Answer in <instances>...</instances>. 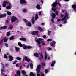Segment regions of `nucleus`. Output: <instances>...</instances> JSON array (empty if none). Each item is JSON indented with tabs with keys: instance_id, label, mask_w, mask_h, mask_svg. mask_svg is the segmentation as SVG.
<instances>
[{
	"instance_id": "obj_1",
	"label": "nucleus",
	"mask_w": 76,
	"mask_h": 76,
	"mask_svg": "<svg viewBox=\"0 0 76 76\" xmlns=\"http://www.w3.org/2000/svg\"><path fill=\"white\" fill-rule=\"evenodd\" d=\"M6 4H8L9 6H8L6 7V8L7 9H10L11 8V4L10 2H7V1H4L3 3V7H6Z\"/></svg>"
},
{
	"instance_id": "obj_2",
	"label": "nucleus",
	"mask_w": 76,
	"mask_h": 76,
	"mask_svg": "<svg viewBox=\"0 0 76 76\" xmlns=\"http://www.w3.org/2000/svg\"><path fill=\"white\" fill-rule=\"evenodd\" d=\"M18 44L20 47H23V49H24L25 50H26V48H28V49H30V48H32V47H31L30 46H26L25 45L22 44V43H21L19 42L18 43Z\"/></svg>"
},
{
	"instance_id": "obj_3",
	"label": "nucleus",
	"mask_w": 76,
	"mask_h": 76,
	"mask_svg": "<svg viewBox=\"0 0 76 76\" xmlns=\"http://www.w3.org/2000/svg\"><path fill=\"white\" fill-rule=\"evenodd\" d=\"M41 66L40 65H39L37 66V68L36 69L37 73V76H41V74H39V73L40 72V70H41Z\"/></svg>"
},
{
	"instance_id": "obj_4",
	"label": "nucleus",
	"mask_w": 76,
	"mask_h": 76,
	"mask_svg": "<svg viewBox=\"0 0 76 76\" xmlns=\"http://www.w3.org/2000/svg\"><path fill=\"white\" fill-rule=\"evenodd\" d=\"M23 20L24 22L26 23V25L28 26H32V24H31V23L29 21H27L26 19H24Z\"/></svg>"
},
{
	"instance_id": "obj_5",
	"label": "nucleus",
	"mask_w": 76,
	"mask_h": 76,
	"mask_svg": "<svg viewBox=\"0 0 76 76\" xmlns=\"http://www.w3.org/2000/svg\"><path fill=\"white\" fill-rule=\"evenodd\" d=\"M17 20H18V18L15 16H13L12 18L11 21L12 23H13L16 22Z\"/></svg>"
},
{
	"instance_id": "obj_6",
	"label": "nucleus",
	"mask_w": 76,
	"mask_h": 76,
	"mask_svg": "<svg viewBox=\"0 0 76 76\" xmlns=\"http://www.w3.org/2000/svg\"><path fill=\"white\" fill-rule=\"evenodd\" d=\"M57 2L56 3V2H54L53 4H52V6L53 7V8H55V7H56V6H57V5L58 4H59V5L60 6V4H59V1H56Z\"/></svg>"
},
{
	"instance_id": "obj_7",
	"label": "nucleus",
	"mask_w": 76,
	"mask_h": 76,
	"mask_svg": "<svg viewBox=\"0 0 76 76\" xmlns=\"http://www.w3.org/2000/svg\"><path fill=\"white\" fill-rule=\"evenodd\" d=\"M47 59L48 60H49L50 59V56L48 55L45 52V61L46 60V59Z\"/></svg>"
},
{
	"instance_id": "obj_8",
	"label": "nucleus",
	"mask_w": 76,
	"mask_h": 76,
	"mask_svg": "<svg viewBox=\"0 0 76 76\" xmlns=\"http://www.w3.org/2000/svg\"><path fill=\"white\" fill-rule=\"evenodd\" d=\"M52 10H53L54 12H55V14L56 15H58L59 12L58 11H56V9H53V8L52 7Z\"/></svg>"
},
{
	"instance_id": "obj_9",
	"label": "nucleus",
	"mask_w": 76,
	"mask_h": 76,
	"mask_svg": "<svg viewBox=\"0 0 76 76\" xmlns=\"http://www.w3.org/2000/svg\"><path fill=\"white\" fill-rule=\"evenodd\" d=\"M67 18H68V15H67V13H65V15L64 16V17L61 20V21H63L64 20H65L66 19H67Z\"/></svg>"
},
{
	"instance_id": "obj_10",
	"label": "nucleus",
	"mask_w": 76,
	"mask_h": 76,
	"mask_svg": "<svg viewBox=\"0 0 76 76\" xmlns=\"http://www.w3.org/2000/svg\"><path fill=\"white\" fill-rule=\"evenodd\" d=\"M52 18L51 19V21L53 23H54V18L56 17V15L54 13H52L51 15Z\"/></svg>"
},
{
	"instance_id": "obj_11",
	"label": "nucleus",
	"mask_w": 76,
	"mask_h": 76,
	"mask_svg": "<svg viewBox=\"0 0 76 76\" xmlns=\"http://www.w3.org/2000/svg\"><path fill=\"white\" fill-rule=\"evenodd\" d=\"M24 60H26L27 62H29V61H30V59L28 58H27L26 56H25L23 58V61H24Z\"/></svg>"
},
{
	"instance_id": "obj_12",
	"label": "nucleus",
	"mask_w": 76,
	"mask_h": 76,
	"mask_svg": "<svg viewBox=\"0 0 76 76\" xmlns=\"http://www.w3.org/2000/svg\"><path fill=\"white\" fill-rule=\"evenodd\" d=\"M20 3L21 4H24L25 3H26V1L25 0H20Z\"/></svg>"
},
{
	"instance_id": "obj_13",
	"label": "nucleus",
	"mask_w": 76,
	"mask_h": 76,
	"mask_svg": "<svg viewBox=\"0 0 76 76\" xmlns=\"http://www.w3.org/2000/svg\"><path fill=\"white\" fill-rule=\"evenodd\" d=\"M72 7L73 9V10L75 12H76V5L75 4L73 5Z\"/></svg>"
},
{
	"instance_id": "obj_14",
	"label": "nucleus",
	"mask_w": 76,
	"mask_h": 76,
	"mask_svg": "<svg viewBox=\"0 0 76 76\" xmlns=\"http://www.w3.org/2000/svg\"><path fill=\"white\" fill-rule=\"evenodd\" d=\"M55 44H56V42L53 41L50 43V45L51 47H53V46L54 47H55V46H54V45H55Z\"/></svg>"
},
{
	"instance_id": "obj_15",
	"label": "nucleus",
	"mask_w": 76,
	"mask_h": 76,
	"mask_svg": "<svg viewBox=\"0 0 76 76\" xmlns=\"http://www.w3.org/2000/svg\"><path fill=\"white\" fill-rule=\"evenodd\" d=\"M36 42L38 43L39 47H41V45H40V44H41V42L40 41L38 40V39H37L36 40Z\"/></svg>"
},
{
	"instance_id": "obj_16",
	"label": "nucleus",
	"mask_w": 76,
	"mask_h": 76,
	"mask_svg": "<svg viewBox=\"0 0 76 76\" xmlns=\"http://www.w3.org/2000/svg\"><path fill=\"white\" fill-rule=\"evenodd\" d=\"M56 63V61H52V64H51V67H53L54 66V64Z\"/></svg>"
},
{
	"instance_id": "obj_17",
	"label": "nucleus",
	"mask_w": 76,
	"mask_h": 76,
	"mask_svg": "<svg viewBox=\"0 0 76 76\" xmlns=\"http://www.w3.org/2000/svg\"><path fill=\"white\" fill-rule=\"evenodd\" d=\"M9 58L10 61H12L13 59V58L12 56H8Z\"/></svg>"
},
{
	"instance_id": "obj_18",
	"label": "nucleus",
	"mask_w": 76,
	"mask_h": 76,
	"mask_svg": "<svg viewBox=\"0 0 76 76\" xmlns=\"http://www.w3.org/2000/svg\"><path fill=\"white\" fill-rule=\"evenodd\" d=\"M38 32L37 31H34L32 32L31 34L32 35H37L38 34Z\"/></svg>"
},
{
	"instance_id": "obj_19",
	"label": "nucleus",
	"mask_w": 76,
	"mask_h": 76,
	"mask_svg": "<svg viewBox=\"0 0 76 76\" xmlns=\"http://www.w3.org/2000/svg\"><path fill=\"white\" fill-rule=\"evenodd\" d=\"M6 16V14L1 15H0V19L2 18H4Z\"/></svg>"
},
{
	"instance_id": "obj_20",
	"label": "nucleus",
	"mask_w": 76,
	"mask_h": 76,
	"mask_svg": "<svg viewBox=\"0 0 76 76\" xmlns=\"http://www.w3.org/2000/svg\"><path fill=\"white\" fill-rule=\"evenodd\" d=\"M7 27V26H4L3 27H1L0 28V29H6Z\"/></svg>"
},
{
	"instance_id": "obj_21",
	"label": "nucleus",
	"mask_w": 76,
	"mask_h": 76,
	"mask_svg": "<svg viewBox=\"0 0 76 76\" xmlns=\"http://www.w3.org/2000/svg\"><path fill=\"white\" fill-rule=\"evenodd\" d=\"M36 8L38 10H40L41 9V7H40V5H37L36 6Z\"/></svg>"
},
{
	"instance_id": "obj_22",
	"label": "nucleus",
	"mask_w": 76,
	"mask_h": 76,
	"mask_svg": "<svg viewBox=\"0 0 76 76\" xmlns=\"http://www.w3.org/2000/svg\"><path fill=\"white\" fill-rule=\"evenodd\" d=\"M32 24H34L35 22V20L34 19V17H32Z\"/></svg>"
},
{
	"instance_id": "obj_23",
	"label": "nucleus",
	"mask_w": 76,
	"mask_h": 76,
	"mask_svg": "<svg viewBox=\"0 0 76 76\" xmlns=\"http://www.w3.org/2000/svg\"><path fill=\"white\" fill-rule=\"evenodd\" d=\"M20 40L21 41H26V39L25 38H21L20 39Z\"/></svg>"
},
{
	"instance_id": "obj_24",
	"label": "nucleus",
	"mask_w": 76,
	"mask_h": 76,
	"mask_svg": "<svg viewBox=\"0 0 76 76\" xmlns=\"http://www.w3.org/2000/svg\"><path fill=\"white\" fill-rule=\"evenodd\" d=\"M7 40H8V39H7V37H5L4 39V42H6L7 41Z\"/></svg>"
},
{
	"instance_id": "obj_25",
	"label": "nucleus",
	"mask_w": 76,
	"mask_h": 76,
	"mask_svg": "<svg viewBox=\"0 0 76 76\" xmlns=\"http://www.w3.org/2000/svg\"><path fill=\"white\" fill-rule=\"evenodd\" d=\"M38 19V14H36L35 16V20H37Z\"/></svg>"
},
{
	"instance_id": "obj_26",
	"label": "nucleus",
	"mask_w": 76,
	"mask_h": 76,
	"mask_svg": "<svg viewBox=\"0 0 76 76\" xmlns=\"http://www.w3.org/2000/svg\"><path fill=\"white\" fill-rule=\"evenodd\" d=\"M1 72L2 75H4V73H3L4 72V68H3V69H1Z\"/></svg>"
},
{
	"instance_id": "obj_27",
	"label": "nucleus",
	"mask_w": 76,
	"mask_h": 76,
	"mask_svg": "<svg viewBox=\"0 0 76 76\" xmlns=\"http://www.w3.org/2000/svg\"><path fill=\"white\" fill-rule=\"evenodd\" d=\"M38 56H39V54L38 53H36L34 54V56L35 57H38Z\"/></svg>"
},
{
	"instance_id": "obj_28",
	"label": "nucleus",
	"mask_w": 76,
	"mask_h": 76,
	"mask_svg": "<svg viewBox=\"0 0 76 76\" xmlns=\"http://www.w3.org/2000/svg\"><path fill=\"white\" fill-rule=\"evenodd\" d=\"M30 76H35V75L33 73H31L30 74Z\"/></svg>"
},
{
	"instance_id": "obj_29",
	"label": "nucleus",
	"mask_w": 76,
	"mask_h": 76,
	"mask_svg": "<svg viewBox=\"0 0 76 76\" xmlns=\"http://www.w3.org/2000/svg\"><path fill=\"white\" fill-rule=\"evenodd\" d=\"M30 66L31 69H33V64H32V63H31V64L30 65Z\"/></svg>"
},
{
	"instance_id": "obj_30",
	"label": "nucleus",
	"mask_w": 76,
	"mask_h": 76,
	"mask_svg": "<svg viewBox=\"0 0 76 76\" xmlns=\"http://www.w3.org/2000/svg\"><path fill=\"white\" fill-rule=\"evenodd\" d=\"M38 29H39V31L40 32H42V31H43V30L42 29V28H41V27H39L38 28Z\"/></svg>"
},
{
	"instance_id": "obj_31",
	"label": "nucleus",
	"mask_w": 76,
	"mask_h": 76,
	"mask_svg": "<svg viewBox=\"0 0 76 76\" xmlns=\"http://www.w3.org/2000/svg\"><path fill=\"white\" fill-rule=\"evenodd\" d=\"M40 56L41 57V58H39V60H42V59L43 58V55H42V53H41L40 55Z\"/></svg>"
},
{
	"instance_id": "obj_32",
	"label": "nucleus",
	"mask_w": 76,
	"mask_h": 76,
	"mask_svg": "<svg viewBox=\"0 0 76 76\" xmlns=\"http://www.w3.org/2000/svg\"><path fill=\"white\" fill-rule=\"evenodd\" d=\"M15 48L16 51H17V52L19 51V48L16 47H15Z\"/></svg>"
},
{
	"instance_id": "obj_33",
	"label": "nucleus",
	"mask_w": 76,
	"mask_h": 76,
	"mask_svg": "<svg viewBox=\"0 0 76 76\" xmlns=\"http://www.w3.org/2000/svg\"><path fill=\"white\" fill-rule=\"evenodd\" d=\"M22 74H23V75H26V72H25V71L24 70L22 71Z\"/></svg>"
},
{
	"instance_id": "obj_34",
	"label": "nucleus",
	"mask_w": 76,
	"mask_h": 76,
	"mask_svg": "<svg viewBox=\"0 0 76 76\" xmlns=\"http://www.w3.org/2000/svg\"><path fill=\"white\" fill-rule=\"evenodd\" d=\"M17 73L18 74V76H20V71H18L17 72Z\"/></svg>"
},
{
	"instance_id": "obj_35",
	"label": "nucleus",
	"mask_w": 76,
	"mask_h": 76,
	"mask_svg": "<svg viewBox=\"0 0 76 76\" xmlns=\"http://www.w3.org/2000/svg\"><path fill=\"white\" fill-rule=\"evenodd\" d=\"M23 13H26V12H27V10L26 9H24L23 10Z\"/></svg>"
},
{
	"instance_id": "obj_36",
	"label": "nucleus",
	"mask_w": 76,
	"mask_h": 76,
	"mask_svg": "<svg viewBox=\"0 0 76 76\" xmlns=\"http://www.w3.org/2000/svg\"><path fill=\"white\" fill-rule=\"evenodd\" d=\"M16 59L17 60H21V58H20L19 57H17L16 58Z\"/></svg>"
},
{
	"instance_id": "obj_37",
	"label": "nucleus",
	"mask_w": 76,
	"mask_h": 76,
	"mask_svg": "<svg viewBox=\"0 0 76 76\" xmlns=\"http://www.w3.org/2000/svg\"><path fill=\"white\" fill-rule=\"evenodd\" d=\"M47 50H48V51H51V48H47Z\"/></svg>"
},
{
	"instance_id": "obj_38",
	"label": "nucleus",
	"mask_w": 76,
	"mask_h": 76,
	"mask_svg": "<svg viewBox=\"0 0 76 76\" xmlns=\"http://www.w3.org/2000/svg\"><path fill=\"white\" fill-rule=\"evenodd\" d=\"M3 40H4V38H2V40L0 42V45H1V44H2V43L3 42Z\"/></svg>"
},
{
	"instance_id": "obj_39",
	"label": "nucleus",
	"mask_w": 76,
	"mask_h": 76,
	"mask_svg": "<svg viewBox=\"0 0 76 76\" xmlns=\"http://www.w3.org/2000/svg\"><path fill=\"white\" fill-rule=\"evenodd\" d=\"M7 14L8 15H12V13H11V12H10L8 11L7 12Z\"/></svg>"
},
{
	"instance_id": "obj_40",
	"label": "nucleus",
	"mask_w": 76,
	"mask_h": 76,
	"mask_svg": "<svg viewBox=\"0 0 76 76\" xmlns=\"http://www.w3.org/2000/svg\"><path fill=\"white\" fill-rule=\"evenodd\" d=\"M42 12L41 11L39 12V16H41V13H42Z\"/></svg>"
},
{
	"instance_id": "obj_41",
	"label": "nucleus",
	"mask_w": 76,
	"mask_h": 76,
	"mask_svg": "<svg viewBox=\"0 0 76 76\" xmlns=\"http://www.w3.org/2000/svg\"><path fill=\"white\" fill-rule=\"evenodd\" d=\"M13 36H12L10 38V40H12V39H13Z\"/></svg>"
},
{
	"instance_id": "obj_42",
	"label": "nucleus",
	"mask_w": 76,
	"mask_h": 76,
	"mask_svg": "<svg viewBox=\"0 0 76 76\" xmlns=\"http://www.w3.org/2000/svg\"><path fill=\"white\" fill-rule=\"evenodd\" d=\"M7 36H9L10 35V32H8L7 33Z\"/></svg>"
},
{
	"instance_id": "obj_43",
	"label": "nucleus",
	"mask_w": 76,
	"mask_h": 76,
	"mask_svg": "<svg viewBox=\"0 0 76 76\" xmlns=\"http://www.w3.org/2000/svg\"><path fill=\"white\" fill-rule=\"evenodd\" d=\"M51 31H48V34L49 35H50V34H51Z\"/></svg>"
},
{
	"instance_id": "obj_44",
	"label": "nucleus",
	"mask_w": 76,
	"mask_h": 76,
	"mask_svg": "<svg viewBox=\"0 0 76 76\" xmlns=\"http://www.w3.org/2000/svg\"><path fill=\"white\" fill-rule=\"evenodd\" d=\"M57 22H60V21H61V19H57Z\"/></svg>"
},
{
	"instance_id": "obj_45",
	"label": "nucleus",
	"mask_w": 76,
	"mask_h": 76,
	"mask_svg": "<svg viewBox=\"0 0 76 76\" xmlns=\"http://www.w3.org/2000/svg\"><path fill=\"white\" fill-rule=\"evenodd\" d=\"M45 73H47L48 72V70H47V69H45Z\"/></svg>"
},
{
	"instance_id": "obj_46",
	"label": "nucleus",
	"mask_w": 76,
	"mask_h": 76,
	"mask_svg": "<svg viewBox=\"0 0 76 76\" xmlns=\"http://www.w3.org/2000/svg\"><path fill=\"white\" fill-rule=\"evenodd\" d=\"M13 28V26H12L9 28V29H12Z\"/></svg>"
},
{
	"instance_id": "obj_47",
	"label": "nucleus",
	"mask_w": 76,
	"mask_h": 76,
	"mask_svg": "<svg viewBox=\"0 0 76 76\" xmlns=\"http://www.w3.org/2000/svg\"><path fill=\"white\" fill-rule=\"evenodd\" d=\"M4 58H7V56H6V54H5L4 55Z\"/></svg>"
},
{
	"instance_id": "obj_48",
	"label": "nucleus",
	"mask_w": 76,
	"mask_h": 76,
	"mask_svg": "<svg viewBox=\"0 0 76 76\" xmlns=\"http://www.w3.org/2000/svg\"><path fill=\"white\" fill-rule=\"evenodd\" d=\"M45 66V64H44V63H43L42 64V66L43 67H44V66Z\"/></svg>"
},
{
	"instance_id": "obj_49",
	"label": "nucleus",
	"mask_w": 76,
	"mask_h": 76,
	"mask_svg": "<svg viewBox=\"0 0 76 76\" xmlns=\"http://www.w3.org/2000/svg\"><path fill=\"white\" fill-rule=\"evenodd\" d=\"M5 45L6 47H8V46H9V45H8V44H7V43H6L5 44Z\"/></svg>"
},
{
	"instance_id": "obj_50",
	"label": "nucleus",
	"mask_w": 76,
	"mask_h": 76,
	"mask_svg": "<svg viewBox=\"0 0 76 76\" xmlns=\"http://www.w3.org/2000/svg\"><path fill=\"white\" fill-rule=\"evenodd\" d=\"M18 61H17L16 60L14 61V62L13 63V64H16V63H17Z\"/></svg>"
},
{
	"instance_id": "obj_51",
	"label": "nucleus",
	"mask_w": 76,
	"mask_h": 76,
	"mask_svg": "<svg viewBox=\"0 0 76 76\" xmlns=\"http://www.w3.org/2000/svg\"><path fill=\"white\" fill-rule=\"evenodd\" d=\"M16 67H19V65L18 64H16Z\"/></svg>"
},
{
	"instance_id": "obj_52",
	"label": "nucleus",
	"mask_w": 76,
	"mask_h": 76,
	"mask_svg": "<svg viewBox=\"0 0 76 76\" xmlns=\"http://www.w3.org/2000/svg\"><path fill=\"white\" fill-rule=\"evenodd\" d=\"M61 18H63L64 17V15L63 14H61Z\"/></svg>"
},
{
	"instance_id": "obj_53",
	"label": "nucleus",
	"mask_w": 76,
	"mask_h": 76,
	"mask_svg": "<svg viewBox=\"0 0 76 76\" xmlns=\"http://www.w3.org/2000/svg\"><path fill=\"white\" fill-rule=\"evenodd\" d=\"M47 41H51V39H49L47 40Z\"/></svg>"
},
{
	"instance_id": "obj_54",
	"label": "nucleus",
	"mask_w": 76,
	"mask_h": 76,
	"mask_svg": "<svg viewBox=\"0 0 76 76\" xmlns=\"http://www.w3.org/2000/svg\"><path fill=\"white\" fill-rule=\"evenodd\" d=\"M43 38H46V35H44L43 37Z\"/></svg>"
},
{
	"instance_id": "obj_55",
	"label": "nucleus",
	"mask_w": 76,
	"mask_h": 76,
	"mask_svg": "<svg viewBox=\"0 0 76 76\" xmlns=\"http://www.w3.org/2000/svg\"><path fill=\"white\" fill-rule=\"evenodd\" d=\"M41 76H44V74L42 73H41Z\"/></svg>"
},
{
	"instance_id": "obj_56",
	"label": "nucleus",
	"mask_w": 76,
	"mask_h": 76,
	"mask_svg": "<svg viewBox=\"0 0 76 76\" xmlns=\"http://www.w3.org/2000/svg\"><path fill=\"white\" fill-rule=\"evenodd\" d=\"M5 66H6V67H8V66H9V64H5Z\"/></svg>"
},
{
	"instance_id": "obj_57",
	"label": "nucleus",
	"mask_w": 76,
	"mask_h": 76,
	"mask_svg": "<svg viewBox=\"0 0 76 76\" xmlns=\"http://www.w3.org/2000/svg\"><path fill=\"white\" fill-rule=\"evenodd\" d=\"M67 23V21L65 20L64 21V23Z\"/></svg>"
},
{
	"instance_id": "obj_58",
	"label": "nucleus",
	"mask_w": 76,
	"mask_h": 76,
	"mask_svg": "<svg viewBox=\"0 0 76 76\" xmlns=\"http://www.w3.org/2000/svg\"><path fill=\"white\" fill-rule=\"evenodd\" d=\"M66 12L65 10H62V13H64V12Z\"/></svg>"
},
{
	"instance_id": "obj_59",
	"label": "nucleus",
	"mask_w": 76,
	"mask_h": 76,
	"mask_svg": "<svg viewBox=\"0 0 76 76\" xmlns=\"http://www.w3.org/2000/svg\"><path fill=\"white\" fill-rule=\"evenodd\" d=\"M59 26H60V27H61V26H62V25H61V24H60L59 25Z\"/></svg>"
},
{
	"instance_id": "obj_60",
	"label": "nucleus",
	"mask_w": 76,
	"mask_h": 76,
	"mask_svg": "<svg viewBox=\"0 0 76 76\" xmlns=\"http://www.w3.org/2000/svg\"><path fill=\"white\" fill-rule=\"evenodd\" d=\"M41 1L42 3H43V1H42V0H41Z\"/></svg>"
},
{
	"instance_id": "obj_61",
	"label": "nucleus",
	"mask_w": 76,
	"mask_h": 76,
	"mask_svg": "<svg viewBox=\"0 0 76 76\" xmlns=\"http://www.w3.org/2000/svg\"><path fill=\"white\" fill-rule=\"evenodd\" d=\"M42 44L43 45H45V44L44 43H42Z\"/></svg>"
},
{
	"instance_id": "obj_62",
	"label": "nucleus",
	"mask_w": 76,
	"mask_h": 76,
	"mask_svg": "<svg viewBox=\"0 0 76 76\" xmlns=\"http://www.w3.org/2000/svg\"><path fill=\"white\" fill-rule=\"evenodd\" d=\"M27 68H29V65H28L27 66Z\"/></svg>"
},
{
	"instance_id": "obj_63",
	"label": "nucleus",
	"mask_w": 76,
	"mask_h": 76,
	"mask_svg": "<svg viewBox=\"0 0 76 76\" xmlns=\"http://www.w3.org/2000/svg\"><path fill=\"white\" fill-rule=\"evenodd\" d=\"M41 25H44V23H42L41 24Z\"/></svg>"
},
{
	"instance_id": "obj_64",
	"label": "nucleus",
	"mask_w": 76,
	"mask_h": 76,
	"mask_svg": "<svg viewBox=\"0 0 76 76\" xmlns=\"http://www.w3.org/2000/svg\"><path fill=\"white\" fill-rule=\"evenodd\" d=\"M9 20H7V23H8V22H9Z\"/></svg>"
}]
</instances>
